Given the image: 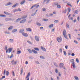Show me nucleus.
<instances>
[{"mask_svg": "<svg viewBox=\"0 0 80 80\" xmlns=\"http://www.w3.org/2000/svg\"><path fill=\"white\" fill-rule=\"evenodd\" d=\"M27 50L28 51L29 53H32V52L34 53H35V54H37V51L35 50L34 49H32V50H31L30 49H28Z\"/></svg>", "mask_w": 80, "mask_h": 80, "instance_id": "nucleus-1", "label": "nucleus"}, {"mask_svg": "<svg viewBox=\"0 0 80 80\" xmlns=\"http://www.w3.org/2000/svg\"><path fill=\"white\" fill-rule=\"evenodd\" d=\"M63 34L64 37L65 38H66V39H68L67 38V37L66 35V30L65 29L64 30V31L63 32Z\"/></svg>", "mask_w": 80, "mask_h": 80, "instance_id": "nucleus-2", "label": "nucleus"}, {"mask_svg": "<svg viewBox=\"0 0 80 80\" xmlns=\"http://www.w3.org/2000/svg\"><path fill=\"white\" fill-rule=\"evenodd\" d=\"M35 40L37 42H39L40 39H39V37L38 36H35Z\"/></svg>", "mask_w": 80, "mask_h": 80, "instance_id": "nucleus-3", "label": "nucleus"}, {"mask_svg": "<svg viewBox=\"0 0 80 80\" xmlns=\"http://www.w3.org/2000/svg\"><path fill=\"white\" fill-rule=\"evenodd\" d=\"M18 62V61H15L14 60H13L12 61L11 63H12L14 65H17Z\"/></svg>", "mask_w": 80, "mask_h": 80, "instance_id": "nucleus-4", "label": "nucleus"}, {"mask_svg": "<svg viewBox=\"0 0 80 80\" xmlns=\"http://www.w3.org/2000/svg\"><path fill=\"white\" fill-rule=\"evenodd\" d=\"M8 50H9V51H8ZM12 51V48H8V49L6 51V52L7 53H8H8H10V52H11Z\"/></svg>", "mask_w": 80, "mask_h": 80, "instance_id": "nucleus-5", "label": "nucleus"}, {"mask_svg": "<svg viewBox=\"0 0 80 80\" xmlns=\"http://www.w3.org/2000/svg\"><path fill=\"white\" fill-rule=\"evenodd\" d=\"M63 65H64V64L63 63H60L59 65V67L60 68H62L63 67Z\"/></svg>", "mask_w": 80, "mask_h": 80, "instance_id": "nucleus-6", "label": "nucleus"}, {"mask_svg": "<svg viewBox=\"0 0 80 80\" xmlns=\"http://www.w3.org/2000/svg\"><path fill=\"white\" fill-rule=\"evenodd\" d=\"M57 40L59 42H61L62 41V38H57Z\"/></svg>", "mask_w": 80, "mask_h": 80, "instance_id": "nucleus-7", "label": "nucleus"}, {"mask_svg": "<svg viewBox=\"0 0 80 80\" xmlns=\"http://www.w3.org/2000/svg\"><path fill=\"white\" fill-rule=\"evenodd\" d=\"M70 62H71V63H72V64H71L72 65L75 63L74 59H72L70 60Z\"/></svg>", "mask_w": 80, "mask_h": 80, "instance_id": "nucleus-8", "label": "nucleus"}, {"mask_svg": "<svg viewBox=\"0 0 80 80\" xmlns=\"http://www.w3.org/2000/svg\"><path fill=\"white\" fill-rule=\"evenodd\" d=\"M22 35H23V36H24V37H27L28 36V35L27 34V33H25V32H22Z\"/></svg>", "mask_w": 80, "mask_h": 80, "instance_id": "nucleus-9", "label": "nucleus"}, {"mask_svg": "<svg viewBox=\"0 0 80 80\" xmlns=\"http://www.w3.org/2000/svg\"><path fill=\"white\" fill-rule=\"evenodd\" d=\"M27 21V19H23V20H22L20 22V23H25V22Z\"/></svg>", "mask_w": 80, "mask_h": 80, "instance_id": "nucleus-10", "label": "nucleus"}, {"mask_svg": "<svg viewBox=\"0 0 80 80\" xmlns=\"http://www.w3.org/2000/svg\"><path fill=\"white\" fill-rule=\"evenodd\" d=\"M22 20V18H19L18 19H17L14 22L17 23V22H18V21H20V20Z\"/></svg>", "mask_w": 80, "mask_h": 80, "instance_id": "nucleus-11", "label": "nucleus"}, {"mask_svg": "<svg viewBox=\"0 0 80 80\" xmlns=\"http://www.w3.org/2000/svg\"><path fill=\"white\" fill-rule=\"evenodd\" d=\"M12 20V18H7L5 19V20L6 22H7V21H10V20Z\"/></svg>", "mask_w": 80, "mask_h": 80, "instance_id": "nucleus-12", "label": "nucleus"}, {"mask_svg": "<svg viewBox=\"0 0 80 80\" xmlns=\"http://www.w3.org/2000/svg\"><path fill=\"white\" fill-rule=\"evenodd\" d=\"M12 3L9 2L8 3H7L6 4H5V6H8L9 5H12Z\"/></svg>", "mask_w": 80, "mask_h": 80, "instance_id": "nucleus-13", "label": "nucleus"}, {"mask_svg": "<svg viewBox=\"0 0 80 80\" xmlns=\"http://www.w3.org/2000/svg\"><path fill=\"white\" fill-rule=\"evenodd\" d=\"M23 32H24V29H21L19 31V32L20 33H23Z\"/></svg>", "mask_w": 80, "mask_h": 80, "instance_id": "nucleus-14", "label": "nucleus"}, {"mask_svg": "<svg viewBox=\"0 0 80 80\" xmlns=\"http://www.w3.org/2000/svg\"><path fill=\"white\" fill-rule=\"evenodd\" d=\"M18 5H19V3H16V4H15L14 5H13L12 6V8H15V7H17V6Z\"/></svg>", "mask_w": 80, "mask_h": 80, "instance_id": "nucleus-15", "label": "nucleus"}, {"mask_svg": "<svg viewBox=\"0 0 80 80\" xmlns=\"http://www.w3.org/2000/svg\"><path fill=\"white\" fill-rule=\"evenodd\" d=\"M26 30L28 32H32V29L30 28H27Z\"/></svg>", "mask_w": 80, "mask_h": 80, "instance_id": "nucleus-16", "label": "nucleus"}, {"mask_svg": "<svg viewBox=\"0 0 80 80\" xmlns=\"http://www.w3.org/2000/svg\"><path fill=\"white\" fill-rule=\"evenodd\" d=\"M17 32V29H15L12 30V33H14V32Z\"/></svg>", "mask_w": 80, "mask_h": 80, "instance_id": "nucleus-17", "label": "nucleus"}, {"mask_svg": "<svg viewBox=\"0 0 80 80\" xmlns=\"http://www.w3.org/2000/svg\"><path fill=\"white\" fill-rule=\"evenodd\" d=\"M49 28H52L53 27V24H52L48 26Z\"/></svg>", "mask_w": 80, "mask_h": 80, "instance_id": "nucleus-18", "label": "nucleus"}, {"mask_svg": "<svg viewBox=\"0 0 80 80\" xmlns=\"http://www.w3.org/2000/svg\"><path fill=\"white\" fill-rule=\"evenodd\" d=\"M41 49H42L43 50V51H44V52H46V49L45 48H43V47L41 46Z\"/></svg>", "mask_w": 80, "mask_h": 80, "instance_id": "nucleus-19", "label": "nucleus"}, {"mask_svg": "<svg viewBox=\"0 0 80 80\" xmlns=\"http://www.w3.org/2000/svg\"><path fill=\"white\" fill-rule=\"evenodd\" d=\"M25 0H23L21 2L20 4H21V5H23V3H25Z\"/></svg>", "mask_w": 80, "mask_h": 80, "instance_id": "nucleus-20", "label": "nucleus"}, {"mask_svg": "<svg viewBox=\"0 0 80 80\" xmlns=\"http://www.w3.org/2000/svg\"><path fill=\"white\" fill-rule=\"evenodd\" d=\"M34 50H36V51H40V49H39V48H34Z\"/></svg>", "mask_w": 80, "mask_h": 80, "instance_id": "nucleus-21", "label": "nucleus"}, {"mask_svg": "<svg viewBox=\"0 0 80 80\" xmlns=\"http://www.w3.org/2000/svg\"><path fill=\"white\" fill-rule=\"evenodd\" d=\"M27 17V16H24L22 17L21 18H22V19H25V18H26Z\"/></svg>", "mask_w": 80, "mask_h": 80, "instance_id": "nucleus-22", "label": "nucleus"}, {"mask_svg": "<svg viewBox=\"0 0 80 80\" xmlns=\"http://www.w3.org/2000/svg\"><path fill=\"white\" fill-rule=\"evenodd\" d=\"M9 42L11 43H13V39H9Z\"/></svg>", "mask_w": 80, "mask_h": 80, "instance_id": "nucleus-23", "label": "nucleus"}, {"mask_svg": "<svg viewBox=\"0 0 80 80\" xmlns=\"http://www.w3.org/2000/svg\"><path fill=\"white\" fill-rule=\"evenodd\" d=\"M0 17H6V16L2 14H0Z\"/></svg>", "mask_w": 80, "mask_h": 80, "instance_id": "nucleus-24", "label": "nucleus"}, {"mask_svg": "<svg viewBox=\"0 0 80 80\" xmlns=\"http://www.w3.org/2000/svg\"><path fill=\"white\" fill-rule=\"evenodd\" d=\"M23 72V68H21V75H22V73Z\"/></svg>", "mask_w": 80, "mask_h": 80, "instance_id": "nucleus-25", "label": "nucleus"}, {"mask_svg": "<svg viewBox=\"0 0 80 80\" xmlns=\"http://www.w3.org/2000/svg\"><path fill=\"white\" fill-rule=\"evenodd\" d=\"M36 24H37L38 26H41V24L38 22L36 23Z\"/></svg>", "mask_w": 80, "mask_h": 80, "instance_id": "nucleus-26", "label": "nucleus"}, {"mask_svg": "<svg viewBox=\"0 0 80 80\" xmlns=\"http://www.w3.org/2000/svg\"><path fill=\"white\" fill-rule=\"evenodd\" d=\"M72 66L73 67V68H76V66H75V63L73 64H72Z\"/></svg>", "mask_w": 80, "mask_h": 80, "instance_id": "nucleus-27", "label": "nucleus"}, {"mask_svg": "<svg viewBox=\"0 0 80 80\" xmlns=\"http://www.w3.org/2000/svg\"><path fill=\"white\" fill-rule=\"evenodd\" d=\"M12 28H13V26H11L8 28V29L9 30H12Z\"/></svg>", "mask_w": 80, "mask_h": 80, "instance_id": "nucleus-28", "label": "nucleus"}, {"mask_svg": "<svg viewBox=\"0 0 80 80\" xmlns=\"http://www.w3.org/2000/svg\"><path fill=\"white\" fill-rule=\"evenodd\" d=\"M54 5L55 6H57L58 5V3L57 2H55L54 3Z\"/></svg>", "mask_w": 80, "mask_h": 80, "instance_id": "nucleus-29", "label": "nucleus"}, {"mask_svg": "<svg viewBox=\"0 0 80 80\" xmlns=\"http://www.w3.org/2000/svg\"><path fill=\"white\" fill-rule=\"evenodd\" d=\"M40 58H42V59H43V60H44V59H45V58L42 56H41L40 57Z\"/></svg>", "mask_w": 80, "mask_h": 80, "instance_id": "nucleus-30", "label": "nucleus"}, {"mask_svg": "<svg viewBox=\"0 0 80 80\" xmlns=\"http://www.w3.org/2000/svg\"><path fill=\"white\" fill-rule=\"evenodd\" d=\"M27 42H28V43H29V44H31V45H32V42H30V41H28Z\"/></svg>", "mask_w": 80, "mask_h": 80, "instance_id": "nucleus-31", "label": "nucleus"}, {"mask_svg": "<svg viewBox=\"0 0 80 80\" xmlns=\"http://www.w3.org/2000/svg\"><path fill=\"white\" fill-rule=\"evenodd\" d=\"M5 78V76H3L2 77V78H0V80H2V79Z\"/></svg>", "mask_w": 80, "mask_h": 80, "instance_id": "nucleus-32", "label": "nucleus"}, {"mask_svg": "<svg viewBox=\"0 0 80 80\" xmlns=\"http://www.w3.org/2000/svg\"><path fill=\"white\" fill-rule=\"evenodd\" d=\"M59 20H56L54 21V22L55 23H58V22Z\"/></svg>", "mask_w": 80, "mask_h": 80, "instance_id": "nucleus-33", "label": "nucleus"}, {"mask_svg": "<svg viewBox=\"0 0 80 80\" xmlns=\"http://www.w3.org/2000/svg\"><path fill=\"white\" fill-rule=\"evenodd\" d=\"M5 50H6V52L7 51V46L5 45Z\"/></svg>", "mask_w": 80, "mask_h": 80, "instance_id": "nucleus-34", "label": "nucleus"}, {"mask_svg": "<svg viewBox=\"0 0 80 80\" xmlns=\"http://www.w3.org/2000/svg\"><path fill=\"white\" fill-rule=\"evenodd\" d=\"M6 75H7V76H8V74H9V72H8V71H7L6 72Z\"/></svg>", "mask_w": 80, "mask_h": 80, "instance_id": "nucleus-35", "label": "nucleus"}, {"mask_svg": "<svg viewBox=\"0 0 80 80\" xmlns=\"http://www.w3.org/2000/svg\"><path fill=\"white\" fill-rule=\"evenodd\" d=\"M74 78H75V79H76V80H78V78L77 76H75Z\"/></svg>", "mask_w": 80, "mask_h": 80, "instance_id": "nucleus-36", "label": "nucleus"}, {"mask_svg": "<svg viewBox=\"0 0 80 80\" xmlns=\"http://www.w3.org/2000/svg\"><path fill=\"white\" fill-rule=\"evenodd\" d=\"M21 53V51H18L17 52V54H20Z\"/></svg>", "mask_w": 80, "mask_h": 80, "instance_id": "nucleus-37", "label": "nucleus"}, {"mask_svg": "<svg viewBox=\"0 0 80 80\" xmlns=\"http://www.w3.org/2000/svg\"><path fill=\"white\" fill-rule=\"evenodd\" d=\"M54 65H55V66H56V67H58V65H57V64L55 62L54 63Z\"/></svg>", "mask_w": 80, "mask_h": 80, "instance_id": "nucleus-38", "label": "nucleus"}, {"mask_svg": "<svg viewBox=\"0 0 80 80\" xmlns=\"http://www.w3.org/2000/svg\"><path fill=\"white\" fill-rule=\"evenodd\" d=\"M70 10H71V9L70 8H68V12L69 13H70Z\"/></svg>", "mask_w": 80, "mask_h": 80, "instance_id": "nucleus-39", "label": "nucleus"}, {"mask_svg": "<svg viewBox=\"0 0 80 80\" xmlns=\"http://www.w3.org/2000/svg\"><path fill=\"white\" fill-rule=\"evenodd\" d=\"M35 62L36 63H37V64H40V62H39L38 61H36Z\"/></svg>", "mask_w": 80, "mask_h": 80, "instance_id": "nucleus-40", "label": "nucleus"}, {"mask_svg": "<svg viewBox=\"0 0 80 80\" xmlns=\"http://www.w3.org/2000/svg\"><path fill=\"white\" fill-rule=\"evenodd\" d=\"M43 21L47 22V21H48V19H43Z\"/></svg>", "mask_w": 80, "mask_h": 80, "instance_id": "nucleus-41", "label": "nucleus"}, {"mask_svg": "<svg viewBox=\"0 0 80 80\" xmlns=\"http://www.w3.org/2000/svg\"><path fill=\"white\" fill-rule=\"evenodd\" d=\"M63 53H64V55H65V56H66V55H67V54H66V52L65 51H63Z\"/></svg>", "mask_w": 80, "mask_h": 80, "instance_id": "nucleus-42", "label": "nucleus"}, {"mask_svg": "<svg viewBox=\"0 0 80 80\" xmlns=\"http://www.w3.org/2000/svg\"><path fill=\"white\" fill-rule=\"evenodd\" d=\"M4 13H5V14H6V15H8V12H7L4 11Z\"/></svg>", "mask_w": 80, "mask_h": 80, "instance_id": "nucleus-43", "label": "nucleus"}, {"mask_svg": "<svg viewBox=\"0 0 80 80\" xmlns=\"http://www.w3.org/2000/svg\"><path fill=\"white\" fill-rule=\"evenodd\" d=\"M36 6V5H34L30 9H32L33 8V7H35Z\"/></svg>", "mask_w": 80, "mask_h": 80, "instance_id": "nucleus-44", "label": "nucleus"}, {"mask_svg": "<svg viewBox=\"0 0 80 80\" xmlns=\"http://www.w3.org/2000/svg\"><path fill=\"white\" fill-rule=\"evenodd\" d=\"M66 27H67L68 28H69V25H68V24H67L66 25Z\"/></svg>", "mask_w": 80, "mask_h": 80, "instance_id": "nucleus-45", "label": "nucleus"}, {"mask_svg": "<svg viewBox=\"0 0 80 80\" xmlns=\"http://www.w3.org/2000/svg\"><path fill=\"white\" fill-rule=\"evenodd\" d=\"M59 51H60V53H62V49L60 48L59 49Z\"/></svg>", "mask_w": 80, "mask_h": 80, "instance_id": "nucleus-46", "label": "nucleus"}, {"mask_svg": "<svg viewBox=\"0 0 80 80\" xmlns=\"http://www.w3.org/2000/svg\"><path fill=\"white\" fill-rule=\"evenodd\" d=\"M43 11H44V12H46L47 11V10L45 8H43Z\"/></svg>", "mask_w": 80, "mask_h": 80, "instance_id": "nucleus-47", "label": "nucleus"}, {"mask_svg": "<svg viewBox=\"0 0 80 80\" xmlns=\"http://www.w3.org/2000/svg\"><path fill=\"white\" fill-rule=\"evenodd\" d=\"M76 62H77V63H79V60L78 58H76Z\"/></svg>", "mask_w": 80, "mask_h": 80, "instance_id": "nucleus-48", "label": "nucleus"}, {"mask_svg": "<svg viewBox=\"0 0 80 80\" xmlns=\"http://www.w3.org/2000/svg\"><path fill=\"white\" fill-rule=\"evenodd\" d=\"M57 6L58 8H61V7L60 6V5H58V4Z\"/></svg>", "mask_w": 80, "mask_h": 80, "instance_id": "nucleus-49", "label": "nucleus"}, {"mask_svg": "<svg viewBox=\"0 0 80 80\" xmlns=\"http://www.w3.org/2000/svg\"><path fill=\"white\" fill-rule=\"evenodd\" d=\"M6 73V70H4L3 72V75H5Z\"/></svg>", "mask_w": 80, "mask_h": 80, "instance_id": "nucleus-50", "label": "nucleus"}, {"mask_svg": "<svg viewBox=\"0 0 80 80\" xmlns=\"http://www.w3.org/2000/svg\"><path fill=\"white\" fill-rule=\"evenodd\" d=\"M12 75H13V76H15V72L13 71H12Z\"/></svg>", "mask_w": 80, "mask_h": 80, "instance_id": "nucleus-51", "label": "nucleus"}, {"mask_svg": "<svg viewBox=\"0 0 80 80\" xmlns=\"http://www.w3.org/2000/svg\"><path fill=\"white\" fill-rule=\"evenodd\" d=\"M35 14H36V12H35L34 13H33L31 15V16H34V15H35Z\"/></svg>", "mask_w": 80, "mask_h": 80, "instance_id": "nucleus-52", "label": "nucleus"}, {"mask_svg": "<svg viewBox=\"0 0 80 80\" xmlns=\"http://www.w3.org/2000/svg\"><path fill=\"white\" fill-rule=\"evenodd\" d=\"M71 55L72 57H74V56H75V54H74V53H72Z\"/></svg>", "mask_w": 80, "mask_h": 80, "instance_id": "nucleus-53", "label": "nucleus"}, {"mask_svg": "<svg viewBox=\"0 0 80 80\" xmlns=\"http://www.w3.org/2000/svg\"><path fill=\"white\" fill-rule=\"evenodd\" d=\"M29 59H33V57H29Z\"/></svg>", "mask_w": 80, "mask_h": 80, "instance_id": "nucleus-54", "label": "nucleus"}, {"mask_svg": "<svg viewBox=\"0 0 80 80\" xmlns=\"http://www.w3.org/2000/svg\"><path fill=\"white\" fill-rule=\"evenodd\" d=\"M13 57V54H11V56H10V58H12Z\"/></svg>", "mask_w": 80, "mask_h": 80, "instance_id": "nucleus-55", "label": "nucleus"}, {"mask_svg": "<svg viewBox=\"0 0 80 80\" xmlns=\"http://www.w3.org/2000/svg\"><path fill=\"white\" fill-rule=\"evenodd\" d=\"M55 72L57 73H58V70H57V69H56Z\"/></svg>", "mask_w": 80, "mask_h": 80, "instance_id": "nucleus-56", "label": "nucleus"}, {"mask_svg": "<svg viewBox=\"0 0 80 80\" xmlns=\"http://www.w3.org/2000/svg\"><path fill=\"white\" fill-rule=\"evenodd\" d=\"M30 72H29L27 76L29 77H30Z\"/></svg>", "mask_w": 80, "mask_h": 80, "instance_id": "nucleus-57", "label": "nucleus"}, {"mask_svg": "<svg viewBox=\"0 0 80 80\" xmlns=\"http://www.w3.org/2000/svg\"><path fill=\"white\" fill-rule=\"evenodd\" d=\"M65 48L66 49H68V46L67 45L65 46Z\"/></svg>", "mask_w": 80, "mask_h": 80, "instance_id": "nucleus-58", "label": "nucleus"}, {"mask_svg": "<svg viewBox=\"0 0 80 80\" xmlns=\"http://www.w3.org/2000/svg\"><path fill=\"white\" fill-rule=\"evenodd\" d=\"M78 10H76L75 11V13H76V14H78Z\"/></svg>", "mask_w": 80, "mask_h": 80, "instance_id": "nucleus-59", "label": "nucleus"}, {"mask_svg": "<svg viewBox=\"0 0 80 80\" xmlns=\"http://www.w3.org/2000/svg\"><path fill=\"white\" fill-rule=\"evenodd\" d=\"M68 35H69V37L70 39H71V35L70 34H68Z\"/></svg>", "mask_w": 80, "mask_h": 80, "instance_id": "nucleus-60", "label": "nucleus"}, {"mask_svg": "<svg viewBox=\"0 0 80 80\" xmlns=\"http://www.w3.org/2000/svg\"><path fill=\"white\" fill-rule=\"evenodd\" d=\"M67 5H69L71 7H72V4H68V3L67 4Z\"/></svg>", "mask_w": 80, "mask_h": 80, "instance_id": "nucleus-61", "label": "nucleus"}, {"mask_svg": "<svg viewBox=\"0 0 80 80\" xmlns=\"http://www.w3.org/2000/svg\"><path fill=\"white\" fill-rule=\"evenodd\" d=\"M74 43L76 44H78V42H77V41L75 40H74Z\"/></svg>", "mask_w": 80, "mask_h": 80, "instance_id": "nucleus-62", "label": "nucleus"}, {"mask_svg": "<svg viewBox=\"0 0 80 80\" xmlns=\"http://www.w3.org/2000/svg\"><path fill=\"white\" fill-rule=\"evenodd\" d=\"M17 11H18V10L17 9H15L14 10V13H15V12H17Z\"/></svg>", "mask_w": 80, "mask_h": 80, "instance_id": "nucleus-63", "label": "nucleus"}, {"mask_svg": "<svg viewBox=\"0 0 80 80\" xmlns=\"http://www.w3.org/2000/svg\"><path fill=\"white\" fill-rule=\"evenodd\" d=\"M12 15V14L11 13H8V15Z\"/></svg>", "mask_w": 80, "mask_h": 80, "instance_id": "nucleus-64", "label": "nucleus"}]
</instances>
